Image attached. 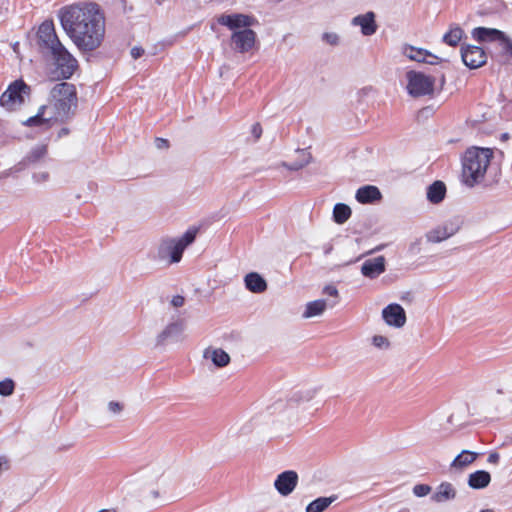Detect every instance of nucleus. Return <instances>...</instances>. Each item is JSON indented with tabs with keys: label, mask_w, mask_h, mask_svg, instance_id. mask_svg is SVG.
Here are the masks:
<instances>
[{
	"label": "nucleus",
	"mask_w": 512,
	"mask_h": 512,
	"mask_svg": "<svg viewBox=\"0 0 512 512\" xmlns=\"http://www.w3.org/2000/svg\"><path fill=\"white\" fill-rule=\"evenodd\" d=\"M351 23L354 26H359L361 28L362 34L365 36H371L377 30L375 14L371 11L355 16Z\"/></svg>",
	"instance_id": "18"
},
{
	"label": "nucleus",
	"mask_w": 512,
	"mask_h": 512,
	"mask_svg": "<svg viewBox=\"0 0 512 512\" xmlns=\"http://www.w3.org/2000/svg\"><path fill=\"white\" fill-rule=\"evenodd\" d=\"M456 497V490L451 483L443 482L438 487L436 492L432 495V500L437 503L452 500Z\"/></svg>",
	"instance_id": "25"
},
{
	"label": "nucleus",
	"mask_w": 512,
	"mask_h": 512,
	"mask_svg": "<svg viewBox=\"0 0 512 512\" xmlns=\"http://www.w3.org/2000/svg\"><path fill=\"white\" fill-rule=\"evenodd\" d=\"M505 389H506L508 392L512 393V381H508V382L506 383V387H505Z\"/></svg>",
	"instance_id": "48"
},
{
	"label": "nucleus",
	"mask_w": 512,
	"mask_h": 512,
	"mask_svg": "<svg viewBox=\"0 0 512 512\" xmlns=\"http://www.w3.org/2000/svg\"><path fill=\"white\" fill-rule=\"evenodd\" d=\"M472 37L478 42H501L504 39V33L494 28L477 27L472 30Z\"/></svg>",
	"instance_id": "21"
},
{
	"label": "nucleus",
	"mask_w": 512,
	"mask_h": 512,
	"mask_svg": "<svg viewBox=\"0 0 512 512\" xmlns=\"http://www.w3.org/2000/svg\"><path fill=\"white\" fill-rule=\"evenodd\" d=\"M244 284L247 290L260 294L267 290L266 280L257 272H250L244 277Z\"/></svg>",
	"instance_id": "22"
},
{
	"label": "nucleus",
	"mask_w": 512,
	"mask_h": 512,
	"mask_svg": "<svg viewBox=\"0 0 512 512\" xmlns=\"http://www.w3.org/2000/svg\"><path fill=\"white\" fill-rule=\"evenodd\" d=\"M463 63L470 69L482 67L487 62V55L483 48L475 45H463L461 48Z\"/></svg>",
	"instance_id": "12"
},
{
	"label": "nucleus",
	"mask_w": 512,
	"mask_h": 512,
	"mask_svg": "<svg viewBox=\"0 0 512 512\" xmlns=\"http://www.w3.org/2000/svg\"><path fill=\"white\" fill-rule=\"evenodd\" d=\"M399 512H409V510H407V509H403V510H401V511H399Z\"/></svg>",
	"instance_id": "51"
},
{
	"label": "nucleus",
	"mask_w": 512,
	"mask_h": 512,
	"mask_svg": "<svg viewBox=\"0 0 512 512\" xmlns=\"http://www.w3.org/2000/svg\"><path fill=\"white\" fill-rule=\"evenodd\" d=\"M356 200L362 204H370L381 200L380 190L373 185H365L356 191Z\"/></svg>",
	"instance_id": "20"
},
{
	"label": "nucleus",
	"mask_w": 512,
	"mask_h": 512,
	"mask_svg": "<svg viewBox=\"0 0 512 512\" xmlns=\"http://www.w3.org/2000/svg\"><path fill=\"white\" fill-rule=\"evenodd\" d=\"M372 343L375 347L380 349H387L390 346L389 340L382 335H375L372 338Z\"/></svg>",
	"instance_id": "34"
},
{
	"label": "nucleus",
	"mask_w": 512,
	"mask_h": 512,
	"mask_svg": "<svg viewBox=\"0 0 512 512\" xmlns=\"http://www.w3.org/2000/svg\"><path fill=\"white\" fill-rule=\"evenodd\" d=\"M385 263L386 261L384 256L367 259L362 264L361 273L370 279L377 278L385 271Z\"/></svg>",
	"instance_id": "17"
},
{
	"label": "nucleus",
	"mask_w": 512,
	"mask_h": 512,
	"mask_svg": "<svg viewBox=\"0 0 512 512\" xmlns=\"http://www.w3.org/2000/svg\"><path fill=\"white\" fill-rule=\"evenodd\" d=\"M185 299L181 295H176L171 300V305L175 308L182 307L184 305Z\"/></svg>",
	"instance_id": "41"
},
{
	"label": "nucleus",
	"mask_w": 512,
	"mask_h": 512,
	"mask_svg": "<svg viewBox=\"0 0 512 512\" xmlns=\"http://www.w3.org/2000/svg\"><path fill=\"white\" fill-rule=\"evenodd\" d=\"M351 208L343 203H337L333 208V220L337 224H344L351 216Z\"/></svg>",
	"instance_id": "31"
},
{
	"label": "nucleus",
	"mask_w": 512,
	"mask_h": 512,
	"mask_svg": "<svg viewBox=\"0 0 512 512\" xmlns=\"http://www.w3.org/2000/svg\"><path fill=\"white\" fill-rule=\"evenodd\" d=\"M61 25L83 52H91L100 47L105 36V17L95 3L75 4L60 11Z\"/></svg>",
	"instance_id": "1"
},
{
	"label": "nucleus",
	"mask_w": 512,
	"mask_h": 512,
	"mask_svg": "<svg viewBox=\"0 0 512 512\" xmlns=\"http://www.w3.org/2000/svg\"><path fill=\"white\" fill-rule=\"evenodd\" d=\"M197 231L196 228H190L178 238H163L158 245V258L168 260L170 264L180 262L184 250L194 242Z\"/></svg>",
	"instance_id": "4"
},
{
	"label": "nucleus",
	"mask_w": 512,
	"mask_h": 512,
	"mask_svg": "<svg viewBox=\"0 0 512 512\" xmlns=\"http://www.w3.org/2000/svg\"><path fill=\"white\" fill-rule=\"evenodd\" d=\"M50 54L56 65L59 75L64 79L70 78L78 67L77 60L62 44L59 47L54 48Z\"/></svg>",
	"instance_id": "7"
},
{
	"label": "nucleus",
	"mask_w": 512,
	"mask_h": 512,
	"mask_svg": "<svg viewBox=\"0 0 512 512\" xmlns=\"http://www.w3.org/2000/svg\"><path fill=\"white\" fill-rule=\"evenodd\" d=\"M431 491V487L426 484H417L413 488V493L417 497H424L428 495Z\"/></svg>",
	"instance_id": "35"
},
{
	"label": "nucleus",
	"mask_w": 512,
	"mask_h": 512,
	"mask_svg": "<svg viewBox=\"0 0 512 512\" xmlns=\"http://www.w3.org/2000/svg\"><path fill=\"white\" fill-rule=\"evenodd\" d=\"M500 455L496 452L490 453L488 456V463L490 464H497L499 462Z\"/></svg>",
	"instance_id": "45"
},
{
	"label": "nucleus",
	"mask_w": 512,
	"mask_h": 512,
	"mask_svg": "<svg viewBox=\"0 0 512 512\" xmlns=\"http://www.w3.org/2000/svg\"><path fill=\"white\" fill-rule=\"evenodd\" d=\"M382 317L387 325L401 328L406 323V313L399 304H389L382 310Z\"/></svg>",
	"instance_id": "15"
},
{
	"label": "nucleus",
	"mask_w": 512,
	"mask_h": 512,
	"mask_svg": "<svg viewBox=\"0 0 512 512\" xmlns=\"http://www.w3.org/2000/svg\"><path fill=\"white\" fill-rule=\"evenodd\" d=\"M323 294L334 297L335 299H338L339 292L338 289L334 285H326L323 288ZM338 302V300H336Z\"/></svg>",
	"instance_id": "37"
},
{
	"label": "nucleus",
	"mask_w": 512,
	"mask_h": 512,
	"mask_svg": "<svg viewBox=\"0 0 512 512\" xmlns=\"http://www.w3.org/2000/svg\"><path fill=\"white\" fill-rule=\"evenodd\" d=\"M218 22L231 30L248 29L252 25V18L244 14H224L218 18Z\"/></svg>",
	"instance_id": "16"
},
{
	"label": "nucleus",
	"mask_w": 512,
	"mask_h": 512,
	"mask_svg": "<svg viewBox=\"0 0 512 512\" xmlns=\"http://www.w3.org/2000/svg\"><path fill=\"white\" fill-rule=\"evenodd\" d=\"M37 36L39 46L41 49L46 50L48 53L62 44L56 35L52 21H44L39 26Z\"/></svg>",
	"instance_id": "9"
},
{
	"label": "nucleus",
	"mask_w": 512,
	"mask_h": 512,
	"mask_svg": "<svg viewBox=\"0 0 512 512\" xmlns=\"http://www.w3.org/2000/svg\"><path fill=\"white\" fill-rule=\"evenodd\" d=\"M108 410L113 414H118L123 410V405L116 401H110L108 403Z\"/></svg>",
	"instance_id": "38"
},
{
	"label": "nucleus",
	"mask_w": 512,
	"mask_h": 512,
	"mask_svg": "<svg viewBox=\"0 0 512 512\" xmlns=\"http://www.w3.org/2000/svg\"><path fill=\"white\" fill-rule=\"evenodd\" d=\"M155 144L158 149H165L169 146L168 141L163 138H156Z\"/></svg>",
	"instance_id": "44"
},
{
	"label": "nucleus",
	"mask_w": 512,
	"mask_h": 512,
	"mask_svg": "<svg viewBox=\"0 0 512 512\" xmlns=\"http://www.w3.org/2000/svg\"><path fill=\"white\" fill-rule=\"evenodd\" d=\"M151 494H152L153 497L157 498L160 495V492H159V490H153L151 492Z\"/></svg>",
	"instance_id": "49"
},
{
	"label": "nucleus",
	"mask_w": 512,
	"mask_h": 512,
	"mask_svg": "<svg viewBox=\"0 0 512 512\" xmlns=\"http://www.w3.org/2000/svg\"><path fill=\"white\" fill-rule=\"evenodd\" d=\"M478 457V453L469 450H463L452 461L451 469L463 470L472 464Z\"/></svg>",
	"instance_id": "26"
},
{
	"label": "nucleus",
	"mask_w": 512,
	"mask_h": 512,
	"mask_svg": "<svg viewBox=\"0 0 512 512\" xmlns=\"http://www.w3.org/2000/svg\"><path fill=\"white\" fill-rule=\"evenodd\" d=\"M370 92H372V88H371V87H365V88L361 89V90L358 92V94H359L360 96H368Z\"/></svg>",
	"instance_id": "47"
},
{
	"label": "nucleus",
	"mask_w": 512,
	"mask_h": 512,
	"mask_svg": "<svg viewBox=\"0 0 512 512\" xmlns=\"http://www.w3.org/2000/svg\"><path fill=\"white\" fill-rule=\"evenodd\" d=\"M184 321L176 320L169 323L156 337V346L163 347L170 342H180L184 339Z\"/></svg>",
	"instance_id": "10"
},
{
	"label": "nucleus",
	"mask_w": 512,
	"mask_h": 512,
	"mask_svg": "<svg viewBox=\"0 0 512 512\" xmlns=\"http://www.w3.org/2000/svg\"><path fill=\"white\" fill-rule=\"evenodd\" d=\"M464 35L463 29L458 25H451L447 33L443 35V42L449 46L455 47L462 40Z\"/></svg>",
	"instance_id": "30"
},
{
	"label": "nucleus",
	"mask_w": 512,
	"mask_h": 512,
	"mask_svg": "<svg viewBox=\"0 0 512 512\" xmlns=\"http://www.w3.org/2000/svg\"><path fill=\"white\" fill-rule=\"evenodd\" d=\"M47 154V146L44 144H37L35 147L31 149V151L26 155L25 161L27 163H36Z\"/></svg>",
	"instance_id": "32"
},
{
	"label": "nucleus",
	"mask_w": 512,
	"mask_h": 512,
	"mask_svg": "<svg viewBox=\"0 0 512 512\" xmlns=\"http://www.w3.org/2000/svg\"><path fill=\"white\" fill-rule=\"evenodd\" d=\"M143 477L149 484H158L166 487L170 483L167 461L157 460L148 464L143 470Z\"/></svg>",
	"instance_id": "8"
},
{
	"label": "nucleus",
	"mask_w": 512,
	"mask_h": 512,
	"mask_svg": "<svg viewBox=\"0 0 512 512\" xmlns=\"http://www.w3.org/2000/svg\"><path fill=\"white\" fill-rule=\"evenodd\" d=\"M446 194V186L442 181H435L427 188V199L433 203H440Z\"/></svg>",
	"instance_id": "27"
},
{
	"label": "nucleus",
	"mask_w": 512,
	"mask_h": 512,
	"mask_svg": "<svg viewBox=\"0 0 512 512\" xmlns=\"http://www.w3.org/2000/svg\"><path fill=\"white\" fill-rule=\"evenodd\" d=\"M77 107L76 88L73 84H56L50 92V102L39 108L38 113L26 120L27 126L47 125L51 120L64 121L74 114Z\"/></svg>",
	"instance_id": "2"
},
{
	"label": "nucleus",
	"mask_w": 512,
	"mask_h": 512,
	"mask_svg": "<svg viewBox=\"0 0 512 512\" xmlns=\"http://www.w3.org/2000/svg\"><path fill=\"white\" fill-rule=\"evenodd\" d=\"M130 53L133 59H138L144 54V49L142 47L135 46L131 49Z\"/></svg>",
	"instance_id": "43"
},
{
	"label": "nucleus",
	"mask_w": 512,
	"mask_h": 512,
	"mask_svg": "<svg viewBox=\"0 0 512 512\" xmlns=\"http://www.w3.org/2000/svg\"><path fill=\"white\" fill-rule=\"evenodd\" d=\"M491 476L487 471L478 470L471 473L468 478V485L473 489H483L489 485Z\"/></svg>",
	"instance_id": "28"
},
{
	"label": "nucleus",
	"mask_w": 512,
	"mask_h": 512,
	"mask_svg": "<svg viewBox=\"0 0 512 512\" xmlns=\"http://www.w3.org/2000/svg\"><path fill=\"white\" fill-rule=\"evenodd\" d=\"M30 93V87L23 80H15L0 96V105L8 111L18 109Z\"/></svg>",
	"instance_id": "5"
},
{
	"label": "nucleus",
	"mask_w": 512,
	"mask_h": 512,
	"mask_svg": "<svg viewBox=\"0 0 512 512\" xmlns=\"http://www.w3.org/2000/svg\"><path fill=\"white\" fill-rule=\"evenodd\" d=\"M34 178H35V179H36V181H38V182L46 181V180H47V178H48V173H46V172H42V173L35 174V175H34Z\"/></svg>",
	"instance_id": "46"
},
{
	"label": "nucleus",
	"mask_w": 512,
	"mask_h": 512,
	"mask_svg": "<svg viewBox=\"0 0 512 512\" xmlns=\"http://www.w3.org/2000/svg\"><path fill=\"white\" fill-rule=\"evenodd\" d=\"M256 33L251 29L235 31L231 36V44L240 53L248 52L255 44Z\"/></svg>",
	"instance_id": "14"
},
{
	"label": "nucleus",
	"mask_w": 512,
	"mask_h": 512,
	"mask_svg": "<svg viewBox=\"0 0 512 512\" xmlns=\"http://www.w3.org/2000/svg\"><path fill=\"white\" fill-rule=\"evenodd\" d=\"M251 134L254 137V141H257L260 139L262 135V127L259 123H255L251 128Z\"/></svg>",
	"instance_id": "39"
},
{
	"label": "nucleus",
	"mask_w": 512,
	"mask_h": 512,
	"mask_svg": "<svg viewBox=\"0 0 512 512\" xmlns=\"http://www.w3.org/2000/svg\"><path fill=\"white\" fill-rule=\"evenodd\" d=\"M337 496L332 495L329 497H319L312 502H310L305 511L306 512H323L325 511L334 501H336Z\"/></svg>",
	"instance_id": "29"
},
{
	"label": "nucleus",
	"mask_w": 512,
	"mask_h": 512,
	"mask_svg": "<svg viewBox=\"0 0 512 512\" xmlns=\"http://www.w3.org/2000/svg\"><path fill=\"white\" fill-rule=\"evenodd\" d=\"M298 474L294 470H286L277 475L274 481V488L281 496L290 495L298 484Z\"/></svg>",
	"instance_id": "13"
},
{
	"label": "nucleus",
	"mask_w": 512,
	"mask_h": 512,
	"mask_svg": "<svg viewBox=\"0 0 512 512\" xmlns=\"http://www.w3.org/2000/svg\"><path fill=\"white\" fill-rule=\"evenodd\" d=\"M459 230L460 221L458 219H451L430 230L426 234V238L429 242L439 243L452 237Z\"/></svg>",
	"instance_id": "11"
},
{
	"label": "nucleus",
	"mask_w": 512,
	"mask_h": 512,
	"mask_svg": "<svg viewBox=\"0 0 512 512\" xmlns=\"http://www.w3.org/2000/svg\"><path fill=\"white\" fill-rule=\"evenodd\" d=\"M322 39L330 45H337L339 37L336 33H324Z\"/></svg>",
	"instance_id": "36"
},
{
	"label": "nucleus",
	"mask_w": 512,
	"mask_h": 512,
	"mask_svg": "<svg viewBox=\"0 0 512 512\" xmlns=\"http://www.w3.org/2000/svg\"><path fill=\"white\" fill-rule=\"evenodd\" d=\"M407 78V91L413 97H421L430 95L434 91L435 78L426 75L422 72L408 71Z\"/></svg>",
	"instance_id": "6"
},
{
	"label": "nucleus",
	"mask_w": 512,
	"mask_h": 512,
	"mask_svg": "<svg viewBox=\"0 0 512 512\" xmlns=\"http://www.w3.org/2000/svg\"><path fill=\"white\" fill-rule=\"evenodd\" d=\"M481 512H494V511L491 509H484V510H481Z\"/></svg>",
	"instance_id": "50"
},
{
	"label": "nucleus",
	"mask_w": 512,
	"mask_h": 512,
	"mask_svg": "<svg viewBox=\"0 0 512 512\" xmlns=\"http://www.w3.org/2000/svg\"><path fill=\"white\" fill-rule=\"evenodd\" d=\"M501 44L503 49L506 50L512 56V40L506 38L504 35V39L501 40Z\"/></svg>",
	"instance_id": "42"
},
{
	"label": "nucleus",
	"mask_w": 512,
	"mask_h": 512,
	"mask_svg": "<svg viewBox=\"0 0 512 512\" xmlns=\"http://www.w3.org/2000/svg\"><path fill=\"white\" fill-rule=\"evenodd\" d=\"M308 163H309V160H306L304 162H295L291 165H287L286 163H283L282 165L287 167L290 170L297 171V170L303 168Z\"/></svg>",
	"instance_id": "40"
},
{
	"label": "nucleus",
	"mask_w": 512,
	"mask_h": 512,
	"mask_svg": "<svg viewBox=\"0 0 512 512\" xmlns=\"http://www.w3.org/2000/svg\"><path fill=\"white\" fill-rule=\"evenodd\" d=\"M337 304V301H334L329 304L330 307H333ZM328 306V302L323 299H318L315 301L308 302L305 307V311L302 314V317L305 319L316 317L322 315Z\"/></svg>",
	"instance_id": "24"
},
{
	"label": "nucleus",
	"mask_w": 512,
	"mask_h": 512,
	"mask_svg": "<svg viewBox=\"0 0 512 512\" xmlns=\"http://www.w3.org/2000/svg\"><path fill=\"white\" fill-rule=\"evenodd\" d=\"M203 357L211 360L219 368L225 367L230 362V356L221 348L208 347L204 350Z\"/></svg>",
	"instance_id": "23"
},
{
	"label": "nucleus",
	"mask_w": 512,
	"mask_h": 512,
	"mask_svg": "<svg viewBox=\"0 0 512 512\" xmlns=\"http://www.w3.org/2000/svg\"><path fill=\"white\" fill-rule=\"evenodd\" d=\"M492 158L493 150L490 148L472 147L467 149L462 158L463 182L469 187L481 183Z\"/></svg>",
	"instance_id": "3"
},
{
	"label": "nucleus",
	"mask_w": 512,
	"mask_h": 512,
	"mask_svg": "<svg viewBox=\"0 0 512 512\" xmlns=\"http://www.w3.org/2000/svg\"><path fill=\"white\" fill-rule=\"evenodd\" d=\"M15 389V383L12 379L6 378L0 381V395L1 396H10L13 394Z\"/></svg>",
	"instance_id": "33"
},
{
	"label": "nucleus",
	"mask_w": 512,
	"mask_h": 512,
	"mask_svg": "<svg viewBox=\"0 0 512 512\" xmlns=\"http://www.w3.org/2000/svg\"><path fill=\"white\" fill-rule=\"evenodd\" d=\"M403 53L410 60L417 61V62L428 63V64H431V65L436 64L437 60H438V58L436 56L432 55L427 50H424V49H421V48H415L413 46H406V47H404Z\"/></svg>",
	"instance_id": "19"
}]
</instances>
